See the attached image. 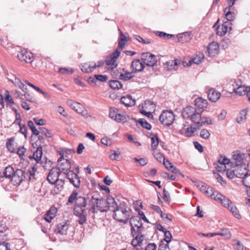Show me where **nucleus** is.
<instances>
[{
    "label": "nucleus",
    "mask_w": 250,
    "mask_h": 250,
    "mask_svg": "<svg viewBox=\"0 0 250 250\" xmlns=\"http://www.w3.org/2000/svg\"><path fill=\"white\" fill-rule=\"evenodd\" d=\"M82 213H79V224H83L86 220V213L84 211L83 209H82Z\"/></svg>",
    "instance_id": "864d4df0"
},
{
    "label": "nucleus",
    "mask_w": 250,
    "mask_h": 250,
    "mask_svg": "<svg viewBox=\"0 0 250 250\" xmlns=\"http://www.w3.org/2000/svg\"><path fill=\"white\" fill-rule=\"evenodd\" d=\"M164 233V238L162 240L169 243L171 241V239L172 238V235L171 233L168 230H166Z\"/></svg>",
    "instance_id": "6e6d98bb"
},
{
    "label": "nucleus",
    "mask_w": 250,
    "mask_h": 250,
    "mask_svg": "<svg viewBox=\"0 0 250 250\" xmlns=\"http://www.w3.org/2000/svg\"><path fill=\"white\" fill-rule=\"evenodd\" d=\"M14 139L10 138L7 140L6 146L8 150L11 153H14L16 151V148L14 147Z\"/></svg>",
    "instance_id": "72a5a7b5"
},
{
    "label": "nucleus",
    "mask_w": 250,
    "mask_h": 250,
    "mask_svg": "<svg viewBox=\"0 0 250 250\" xmlns=\"http://www.w3.org/2000/svg\"><path fill=\"white\" fill-rule=\"evenodd\" d=\"M94 77L97 83L98 81L105 82L107 80V76L105 75H95Z\"/></svg>",
    "instance_id": "603ef678"
},
{
    "label": "nucleus",
    "mask_w": 250,
    "mask_h": 250,
    "mask_svg": "<svg viewBox=\"0 0 250 250\" xmlns=\"http://www.w3.org/2000/svg\"><path fill=\"white\" fill-rule=\"evenodd\" d=\"M120 52L117 48L113 53L107 56L105 61V64L107 65H113L114 67H116V60L119 57Z\"/></svg>",
    "instance_id": "f8f14e48"
},
{
    "label": "nucleus",
    "mask_w": 250,
    "mask_h": 250,
    "mask_svg": "<svg viewBox=\"0 0 250 250\" xmlns=\"http://www.w3.org/2000/svg\"><path fill=\"white\" fill-rule=\"evenodd\" d=\"M177 38L178 39V41L182 43L188 42L190 41L192 38L191 33L188 32L179 34L177 35Z\"/></svg>",
    "instance_id": "bb28decb"
},
{
    "label": "nucleus",
    "mask_w": 250,
    "mask_h": 250,
    "mask_svg": "<svg viewBox=\"0 0 250 250\" xmlns=\"http://www.w3.org/2000/svg\"><path fill=\"white\" fill-rule=\"evenodd\" d=\"M168 242L161 240L160 242L158 250H166L168 247Z\"/></svg>",
    "instance_id": "8fccbe9b"
},
{
    "label": "nucleus",
    "mask_w": 250,
    "mask_h": 250,
    "mask_svg": "<svg viewBox=\"0 0 250 250\" xmlns=\"http://www.w3.org/2000/svg\"><path fill=\"white\" fill-rule=\"evenodd\" d=\"M61 157L58 160V169L61 173L66 174V172L69 170L70 165L67 159L63 158L62 153H60Z\"/></svg>",
    "instance_id": "6e6552de"
},
{
    "label": "nucleus",
    "mask_w": 250,
    "mask_h": 250,
    "mask_svg": "<svg viewBox=\"0 0 250 250\" xmlns=\"http://www.w3.org/2000/svg\"><path fill=\"white\" fill-rule=\"evenodd\" d=\"M218 162L222 165H225L228 164L230 162V160L226 157H224L222 155H220V158Z\"/></svg>",
    "instance_id": "680f3d73"
},
{
    "label": "nucleus",
    "mask_w": 250,
    "mask_h": 250,
    "mask_svg": "<svg viewBox=\"0 0 250 250\" xmlns=\"http://www.w3.org/2000/svg\"><path fill=\"white\" fill-rule=\"evenodd\" d=\"M136 40H137L139 42H142L144 44H149L151 43V40L149 39H143L141 37L138 36V35H135L134 36Z\"/></svg>",
    "instance_id": "3c124183"
},
{
    "label": "nucleus",
    "mask_w": 250,
    "mask_h": 250,
    "mask_svg": "<svg viewBox=\"0 0 250 250\" xmlns=\"http://www.w3.org/2000/svg\"><path fill=\"white\" fill-rule=\"evenodd\" d=\"M77 191L76 190H74L68 198L67 205L73 203L77 199Z\"/></svg>",
    "instance_id": "49530a36"
},
{
    "label": "nucleus",
    "mask_w": 250,
    "mask_h": 250,
    "mask_svg": "<svg viewBox=\"0 0 250 250\" xmlns=\"http://www.w3.org/2000/svg\"><path fill=\"white\" fill-rule=\"evenodd\" d=\"M25 177V172L23 170L18 169L14 173L10 181L14 186H19Z\"/></svg>",
    "instance_id": "0eeeda50"
},
{
    "label": "nucleus",
    "mask_w": 250,
    "mask_h": 250,
    "mask_svg": "<svg viewBox=\"0 0 250 250\" xmlns=\"http://www.w3.org/2000/svg\"><path fill=\"white\" fill-rule=\"evenodd\" d=\"M67 104L71 107L72 109L77 112V107H78V103L73 102L72 100H68Z\"/></svg>",
    "instance_id": "e2e57ef3"
},
{
    "label": "nucleus",
    "mask_w": 250,
    "mask_h": 250,
    "mask_svg": "<svg viewBox=\"0 0 250 250\" xmlns=\"http://www.w3.org/2000/svg\"><path fill=\"white\" fill-rule=\"evenodd\" d=\"M175 120V115L171 110H164L159 116V120L164 125L170 126Z\"/></svg>",
    "instance_id": "39448f33"
},
{
    "label": "nucleus",
    "mask_w": 250,
    "mask_h": 250,
    "mask_svg": "<svg viewBox=\"0 0 250 250\" xmlns=\"http://www.w3.org/2000/svg\"><path fill=\"white\" fill-rule=\"evenodd\" d=\"M138 123L144 128L150 130L151 128V125L144 119H139Z\"/></svg>",
    "instance_id": "79ce46f5"
},
{
    "label": "nucleus",
    "mask_w": 250,
    "mask_h": 250,
    "mask_svg": "<svg viewBox=\"0 0 250 250\" xmlns=\"http://www.w3.org/2000/svg\"><path fill=\"white\" fill-rule=\"evenodd\" d=\"M40 133L44 135L46 137L50 138L51 137L52 134L51 133L47 130L46 128L44 127H40Z\"/></svg>",
    "instance_id": "bf43d9fd"
},
{
    "label": "nucleus",
    "mask_w": 250,
    "mask_h": 250,
    "mask_svg": "<svg viewBox=\"0 0 250 250\" xmlns=\"http://www.w3.org/2000/svg\"><path fill=\"white\" fill-rule=\"evenodd\" d=\"M17 57L20 61L26 63H31L33 61L32 53L24 49L18 53Z\"/></svg>",
    "instance_id": "9d476101"
},
{
    "label": "nucleus",
    "mask_w": 250,
    "mask_h": 250,
    "mask_svg": "<svg viewBox=\"0 0 250 250\" xmlns=\"http://www.w3.org/2000/svg\"><path fill=\"white\" fill-rule=\"evenodd\" d=\"M130 225L131 226V235L134 237L137 233H143L144 227L141 218L138 216H132L130 218Z\"/></svg>",
    "instance_id": "7ed1b4c3"
},
{
    "label": "nucleus",
    "mask_w": 250,
    "mask_h": 250,
    "mask_svg": "<svg viewBox=\"0 0 250 250\" xmlns=\"http://www.w3.org/2000/svg\"><path fill=\"white\" fill-rule=\"evenodd\" d=\"M109 86L113 89H119L123 86L121 83L118 80H111L108 82Z\"/></svg>",
    "instance_id": "f704fd0d"
},
{
    "label": "nucleus",
    "mask_w": 250,
    "mask_h": 250,
    "mask_svg": "<svg viewBox=\"0 0 250 250\" xmlns=\"http://www.w3.org/2000/svg\"><path fill=\"white\" fill-rule=\"evenodd\" d=\"M150 137L151 142L152 150H156V148L159 143V139L158 138L157 135L154 134L153 133L150 134Z\"/></svg>",
    "instance_id": "7c9ffc66"
},
{
    "label": "nucleus",
    "mask_w": 250,
    "mask_h": 250,
    "mask_svg": "<svg viewBox=\"0 0 250 250\" xmlns=\"http://www.w3.org/2000/svg\"><path fill=\"white\" fill-rule=\"evenodd\" d=\"M81 70L82 71L85 73H90L92 72L94 70V68H93V65H91L89 63H84L81 67Z\"/></svg>",
    "instance_id": "58836bf2"
},
{
    "label": "nucleus",
    "mask_w": 250,
    "mask_h": 250,
    "mask_svg": "<svg viewBox=\"0 0 250 250\" xmlns=\"http://www.w3.org/2000/svg\"><path fill=\"white\" fill-rule=\"evenodd\" d=\"M241 170H243V172L242 173L243 175H242V183L244 186L246 187L250 188V174L248 173V170L246 167H241Z\"/></svg>",
    "instance_id": "f3484780"
},
{
    "label": "nucleus",
    "mask_w": 250,
    "mask_h": 250,
    "mask_svg": "<svg viewBox=\"0 0 250 250\" xmlns=\"http://www.w3.org/2000/svg\"><path fill=\"white\" fill-rule=\"evenodd\" d=\"M15 171H14V169L12 167H5L4 171L3 172V176L6 178H8L10 180Z\"/></svg>",
    "instance_id": "473e14b6"
},
{
    "label": "nucleus",
    "mask_w": 250,
    "mask_h": 250,
    "mask_svg": "<svg viewBox=\"0 0 250 250\" xmlns=\"http://www.w3.org/2000/svg\"><path fill=\"white\" fill-rule=\"evenodd\" d=\"M219 45L216 42H212L208 44V53L210 57H213L216 55L218 52Z\"/></svg>",
    "instance_id": "412c9836"
},
{
    "label": "nucleus",
    "mask_w": 250,
    "mask_h": 250,
    "mask_svg": "<svg viewBox=\"0 0 250 250\" xmlns=\"http://www.w3.org/2000/svg\"><path fill=\"white\" fill-rule=\"evenodd\" d=\"M194 102L195 105L197 108L196 110L200 115L204 109L207 107L208 102L207 100L204 99L201 97H198L195 100Z\"/></svg>",
    "instance_id": "ddd939ff"
},
{
    "label": "nucleus",
    "mask_w": 250,
    "mask_h": 250,
    "mask_svg": "<svg viewBox=\"0 0 250 250\" xmlns=\"http://www.w3.org/2000/svg\"><path fill=\"white\" fill-rule=\"evenodd\" d=\"M216 235L224 236L226 239H229L231 237V233L228 229H222L221 232L216 233Z\"/></svg>",
    "instance_id": "e433bc0d"
},
{
    "label": "nucleus",
    "mask_w": 250,
    "mask_h": 250,
    "mask_svg": "<svg viewBox=\"0 0 250 250\" xmlns=\"http://www.w3.org/2000/svg\"><path fill=\"white\" fill-rule=\"evenodd\" d=\"M231 24V23H229L228 21L224 22L221 26H218L216 29V34L220 36L225 35L228 30V26L229 24Z\"/></svg>",
    "instance_id": "5701e85b"
},
{
    "label": "nucleus",
    "mask_w": 250,
    "mask_h": 250,
    "mask_svg": "<svg viewBox=\"0 0 250 250\" xmlns=\"http://www.w3.org/2000/svg\"><path fill=\"white\" fill-rule=\"evenodd\" d=\"M121 103L124 104L125 106L130 107L134 106L136 104V101L132 99V97L130 95H127L125 96H123L121 98Z\"/></svg>",
    "instance_id": "aec40b11"
},
{
    "label": "nucleus",
    "mask_w": 250,
    "mask_h": 250,
    "mask_svg": "<svg viewBox=\"0 0 250 250\" xmlns=\"http://www.w3.org/2000/svg\"><path fill=\"white\" fill-rule=\"evenodd\" d=\"M61 172L57 167L52 168L49 171L47 180L51 184H55L56 182L59 181V175Z\"/></svg>",
    "instance_id": "9b49d317"
},
{
    "label": "nucleus",
    "mask_w": 250,
    "mask_h": 250,
    "mask_svg": "<svg viewBox=\"0 0 250 250\" xmlns=\"http://www.w3.org/2000/svg\"><path fill=\"white\" fill-rule=\"evenodd\" d=\"M110 210L113 212V218L119 222L125 224L127 223L131 213V209L124 202L118 204L114 200L110 207Z\"/></svg>",
    "instance_id": "f03ea898"
},
{
    "label": "nucleus",
    "mask_w": 250,
    "mask_h": 250,
    "mask_svg": "<svg viewBox=\"0 0 250 250\" xmlns=\"http://www.w3.org/2000/svg\"><path fill=\"white\" fill-rule=\"evenodd\" d=\"M233 241L236 242V243L234 244L235 250H244L243 245L240 241L237 240H234Z\"/></svg>",
    "instance_id": "338daca9"
},
{
    "label": "nucleus",
    "mask_w": 250,
    "mask_h": 250,
    "mask_svg": "<svg viewBox=\"0 0 250 250\" xmlns=\"http://www.w3.org/2000/svg\"><path fill=\"white\" fill-rule=\"evenodd\" d=\"M0 250H11L10 249V244L5 241L0 243Z\"/></svg>",
    "instance_id": "13d9d810"
},
{
    "label": "nucleus",
    "mask_w": 250,
    "mask_h": 250,
    "mask_svg": "<svg viewBox=\"0 0 250 250\" xmlns=\"http://www.w3.org/2000/svg\"><path fill=\"white\" fill-rule=\"evenodd\" d=\"M109 116L110 118L118 123H125L129 119L128 116L119 113V110L114 107L110 108Z\"/></svg>",
    "instance_id": "423d86ee"
},
{
    "label": "nucleus",
    "mask_w": 250,
    "mask_h": 250,
    "mask_svg": "<svg viewBox=\"0 0 250 250\" xmlns=\"http://www.w3.org/2000/svg\"><path fill=\"white\" fill-rule=\"evenodd\" d=\"M63 181L61 179L59 181L56 182L54 184L55 186L54 190L55 193H58L59 191L62 190V189L63 188Z\"/></svg>",
    "instance_id": "37998d69"
},
{
    "label": "nucleus",
    "mask_w": 250,
    "mask_h": 250,
    "mask_svg": "<svg viewBox=\"0 0 250 250\" xmlns=\"http://www.w3.org/2000/svg\"><path fill=\"white\" fill-rule=\"evenodd\" d=\"M160 216L162 219L165 221H167V220L168 221V222L172 221V217L171 215H168L165 213H164L162 212V213L160 214Z\"/></svg>",
    "instance_id": "69168bd1"
},
{
    "label": "nucleus",
    "mask_w": 250,
    "mask_h": 250,
    "mask_svg": "<svg viewBox=\"0 0 250 250\" xmlns=\"http://www.w3.org/2000/svg\"><path fill=\"white\" fill-rule=\"evenodd\" d=\"M79 114H81L82 117L87 121H89L91 118V116L89 115L87 110L84 108L81 112H79Z\"/></svg>",
    "instance_id": "052dcab7"
},
{
    "label": "nucleus",
    "mask_w": 250,
    "mask_h": 250,
    "mask_svg": "<svg viewBox=\"0 0 250 250\" xmlns=\"http://www.w3.org/2000/svg\"><path fill=\"white\" fill-rule=\"evenodd\" d=\"M42 155V147L39 146L37 147L35 152H34L32 156L29 157L31 160L34 159L37 163H38L41 159Z\"/></svg>",
    "instance_id": "393cba45"
},
{
    "label": "nucleus",
    "mask_w": 250,
    "mask_h": 250,
    "mask_svg": "<svg viewBox=\"0 0 250 250\" xmlns=\"http://www.w3.org/2000/svg\"><path fill=\"white\" fill-rule=\"evenodd\" d=\"M68 229V225L66 223L62 222L57 225L56 231L60 234L66 235Z\"/></svg>",
    "instance_id": "a878e982"
},
{
    "label": "nucleus",
    "mask_w": 250,
    "mask_h": 250,
    "mask_svg": "<svg viewBox=\"0 0 250 250\" xmlns=\"http://www.w3.org/2000/svg\"><path fill=\"white\" fill-rule=\"evenodd\" d=\"M141 60L144 64L149 66H154L157 62L156 56L149 52L142 53Z\"/></svg>",
    "instance_id": "1a4fd4ad"
},
{
    "label": "nucleus",
    "mask_w": 250,
    "mask_h": 250,
    "mask_svg": "<svg viewBox=\"0 0 250 250\" xmlns=\"http://www.w3.org/2000/svg\"><path fill=\"white\" fill-rule=\"evenodd\" d=\"M7 228L4 224L0 223V243L3 242L7 240V235L5 231Z\"/></svg>",
    "instance_id": "2f4dec72"
},
{
    "label": "nucleus",
    "mask_w": 250,
    "mask_h": 250,
    "mask_svg": "<svg viewBox=\"0 0 250 250\" xmlns=\"http://www.w3.org/2000/svg\"><path fill=\"white\" fill-rule=\"evenodd\" d=\"M180 63V60L175 59L174 60H170L167 62V69L169 70H176L175 67L177 66Z\"/></svg>",
    "instance_id": "c85d7f7f"
},
{
    "label": "nucleus",
    "mask_w": 250,
    "mask_h": 250,
    "mask_svg": "<svg viewBox=\"0 0 250 250\" xmlns=\"http://www.w3.org/2000/svg\"><path fill=\"white\" fill-rule=\"evenodd\" d=\"M27 124L29 127L32 130L33 134L36 136H38L40 133V132L36 128L34 123L32 121H29Z\"/></svg>",
    "instance_id": "c03bdc74"
},
{
    "label": "nucleus",
    "mask_w": 250,
    "mask_h": 250,
    "mask_svg": "<svg viewBox=\"0 0 250 250\" xmlns=\"http://www.w3.org/2000/svg\"><path fill=\"white\" fill-rule=\"evenodd\" d=\"M182 114L184 119L190 120L194 123L197 122V118L200 117V115L196 109L191 106H188L184 108Z\"/></svg>",
    "instance_id": "20e7f679"
},
{
    "label": "nucleus",
    "mask_w": 250,
    "mask_h": 250,
    "mask_svg": "<svg viewBox=\"0 0 250 250\" xmlns=\"http://www.w3.org/2000/svg\"><path fill=\"white\" fill-rule=\"evenodd\" d=\"M204 59V57L202 55V56H196L194 58H190L188 61V63L187 65L185 64V62H183V65L184 66H188L191 65V64L193 63L196 64H199L202 62L203 60Z\"/></svg>",
    "instance_id": "cd10ccee"
},
{
    "label": "nucleus",
    "mask_w": 250,
    "mask_h": 250,
    "mask_svg": "<svg viewBox=\"0 0 250 250\" xmlns=\"http://www.w3.org/2000/svg\"><path fill=\"white\" fill-rule=\"evenodd\" d=\"M130 68L132 72L136 73L142 71L145 68V65L139 60H135L132 62Z\"/></svg>",
    "instance_id": "4468645a"
},
{
    "label": "nucleus",
    "mask_w": 250,
    "mask_h": 250,
    "mask_svg": "<svg viewBox=\"0 0 250 250\" xmlns=\"http://www.w3.org/2000/svg\"><path fill=\"white\" fill-rule=\"evenodd\" d=\"M246 115H247V111L246 109H244L241 110L239 114L238 115L236 119L237 122L238 123H240L241 122L243 121L244 120H245L246 119Z\"/></svg>",
    "instance_id": "a18cd8bd"
},
{
    "label": "nucleus",
    "mask_w": 250,
    "mask_h": 250,
    "mask_svg": "<svg viewBox=\"0 0 250 250\" xmlns=\"http://www.w3.org/2000/svg\"><path fill=\"white\" fill-rule=\"evenodd\" d=\"M26 150V148L23 146H20L18 148L17 153L21 158L23 159Z\"/></svg>",
    "instance_id": "5fc2aeb1"
},
{
    "label": "nucleus",
    "mask_w": 250,
    "mask_h": 250,
    "mask_svg": "<svg viewBox=\"0 0 250 250\" xmlns=\"http://www.w3.org/2000/svg\"><path fill=\"white\" fill-rule=\"evenodd\" d=\"M236 86H237V87L233 89V91L236 94L239 95L240 96H242L246 94L247 89H248V87L242 86L241 84L238 85V83H237Z\"/></svg>",
    "instance_id": "c756f323"
},
{
    "label": "nucleus",
    "mask_w": 250,
    "mask_h": 250,
    "mask_svg": "<svg viewBox=\"0 0 250 250\" xmlns=\"http://www.w3.org/2000/svg\"><path fill=\"white\" fill-rule=\"evenodd\" d=\"M224 13H225L226 17L227 20L228 21H233L234 19V13L231 12L230 10H224Z\"/></svg>",
    "instance_id": "09e8293b"
},
{
    "label": "nucleus",
    "mask_w": 250,
    "mask_h": 250,
    "mask_svg": "<svg viewBox=\"0 0 250 250\" xmlns=\"http://www.w3.org/2000/svg\"><path fill=\"white\" fill-rule=\"evenodd\" d=\"M244 157V153H240L238 151H234L233 152L232 159L235 161L236 165L237 166V167L240 166H244L246 167L245 165H243Z\"/></svg>",
    "instance_id": "2eb2a0df"
},
{
    "label": "nucleus",
    "mask_w": 250,
    "mask_h": 250,
    "mask_svg": "<svg viewBox=\"0 0 250 250\" xmlns=\"http://www.w3.org/2000/svg\"><path fill=\"white\" fill-rule=\"evenodd\" d=\"M233 214V215L237 218V219H241V216L239 213V211L236 208V206L234 205L233 204H232V205L230 206L229 208H228Z\"/></svg>",
    "instance_id": "ea45409f"
},
{
    "label": "nucleus",
    "mask_w": 250,
    "mask_h": 250,
    "mask_svg": "<svg viewBox=\"0 0 250 250\" xmlns=\"http://www.w3.org/2000/svg\"><path fill=\"white\" fill-rule=\"evenodd\" d=\"M221 94L214 88H210L208 92V97L212 102H216L220 97Z\"/></svg>",
    "instance_id": "4be33fe9"
},
{
    "label": "nucleus",
    "mask_w": 250,
    "mask_h": 250,
    "mask_svg": "<svg viewBox=\"0 0 250 250\" xmlns=\"http://www.w3.org/2000/svg\"><path fill=\"white\" fill-rule=\"evenodd\" d=\"M134 73L131 72H126L124 74H121L120 75V78L121 80H124V81H128L132 79L134 76L132 75V74Z\"/></svg>",
    "instance_id": "4c0bfd02"
},
{
    "label": "nucleus",
    "mask_w": 250,
    "mask_h": 250,
    "mask_svg": "<svg viewBox=\"0 0 250 250\" xmlns=\"http://www.w3.org/2000/svg\"><path fill=\"white\" fill-rule=\"evenodd\" d=\"M223 206L228 208H229L230 206L232 205V202L229 199L224 197L220 202Z\"/></svg>",
    "instance_id": "de8ad7c7"
},
{
    "label": "nucleus",
    "mask_w": 250,
    "mask_h": 250,
    "mask_svg": "<svg viewBox=\"0 0 250 250\" xmlns=\"http://www.w3.org/2000/svg\"><path fill=\"white\" fill-rule=\"evenodd\" d=\"M244 167V166H240L237 168L235 170H229L227 169L226 171V175L228 178L229 179H232L234 176L238 178H242V175H243V173H240L239 171H241V167Z\"/></svg>",
    "instance_id": "a211bd4d"
},
{
    "label": "nucleus",
    "mask_w": 250,
    "mask_h": 250,
    "mask_svg": "<svg viewBox=\"0 0 250 250\" xmlns=\"http://www.w3.org/2000/svg\"><path fill=\"white\" fill-rule=\"evenodd\" d=\"M204 124L212 125V121L211 119L209 117H201V114H200V117H198L197 122H195V125L197 128H200Z\"/></svg>",
    "instance_id": "dca6fc26"
},
{
    "label": "nucleus",
    "mask_w": 250,
    "mask_h": 250,
    "mask_svg": "<svg viewBox=\"0 0 250 250\" xmlns=\"http://www.w3.org/2000/svg\"><path fill=\"white\" fill-rule=\"evenodd\" d=\"M205 194L208 197H212L213 195H215V192L213 188L209 186V187L207 189V191Z\"/></svg>",
    "instance_id": "774afa93"
},
{
    "label": "nucleus",
    "mask_w": 250,
    "mask_h": 250,
    "mask_svg": "<svg viewBox=\"0 0 250 250\" xmlns=\"http://www.w3.org/2000/svg\"><path fill=\"white\" fill-rule=\"evenodd\" d=\"M87 190L88 193L86 197L79 196V207H85L87 202H88L91 207L89 210L93 213L97 212L96 209L101 212H106L108 210H110V207L113 205L114 201V198L109 196L105 200L103 198L97 197L96 195H92L90 193L89 189Z\"/></svg>",
    "instance_id": "f257e3e1"
},
{
    "label": "nucleus",
    "mask_w": 250,
    "mask_h": 250,
    "mask_svg": "<svg viewBox=\"0 0 250 250\" xmlns=\"http://www.w3.org/2000/svg\"><path fill=\"white\" fill-rule=\"evenodd\" d=\"M67 177L69 182L76 187L78 188V176L73 171L69 170L66 172Z\"/></svg>",
    "instance_id": "6ab92c4d"
},
{
    "label": "nucleus",
    "mask_w": 250,
    "mask_h": 250,
    "mask_svg": "<svg viewBox=\"0 0 250 250\" xmlns=\"http://www.w3.org/2000/svg\"><path fill=\"white\" fill-rule=\"evenodd\" d=\"M19 125L20 127V132L23 134L25 138L27 137V128L25 125H21L19 123Z\"/></svg>",
    "instance_id": "0e129e2a"
},
{
    "label": "nucleus",
    "mask_w": 250,
    "mask_h": 250,
    "mask_svg": "<svg viewBox=\"0 0 250 250\" xmlns=\"http://www.w3.org/2000/svg\"><path fill=\"white\" fill-rule=\"evenodd\" d=\"M133 237L134 238L132 240L131 244L132 246L135 248L137 247L138 246H140L144 240V235H143V233H137Z\"/></svg>",
    "instance_id": "b1692460"
},
{
    "label": "nucleus",
    "mask_w": 250,
    "mask_h": 250,
    "mask_svg": "<svg viewBox=\"0 0 250 250\" xmlns=\"http://www.w3.org/2000/svg\"><path fill=\"white\" fill-rule=\"evenodd\" d=\"M30 167L29 168V180H31L32 179H35V172L37 171V166L36 164L30 166Z\"/></svg>",
    "instance_id": "a19ab883"
},
{
    "label": "nucleus",
    "mask_w": 250,
    "mask_h": 250,
    "mask_svg": "<svg viewBox=\"0 0 250 250\" xmlns=\"http://www.w3.org/2000/svg\"><path fill=\"white\" fill-rule=\"evenodd\" d=\"M13 83L15 85L18 86L23 91L26 92L27 91V88L26 86L22 83L19 79L16 78Z\"/></svg>",
    "instance_id": "c9c22d12"
},
{
    "label": "nucleus",
    "mask_w": 250,
    "mask_h": 250,
    "mask_svg": "<svg viewBox=\"0 0 250 250\" xmlns=\"http://www.w3.org/2000/svg\"><path fill=\"white\" fill-rule=\"evenodd\" d=\"M210 134L208 131L206 129H203L201 130L200 132V136L204 139H208L209 137Z\"/></svg>",
    "instance_id": "4d7b16f0"
}]
</instances>
